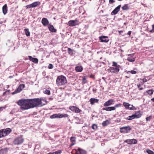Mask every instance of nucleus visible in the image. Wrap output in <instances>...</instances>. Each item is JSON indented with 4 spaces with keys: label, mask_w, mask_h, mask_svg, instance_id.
I'll return each mask as SVG.
<instances>
[{
    "label": "nucleus",
    "mask_w": 154,
    "mask_h": 154,
    "mask_svg": "<svg viewBox=\"0 0 154 154\" xmlns=\"http://www.w3.org/2000/svg\"><path fill=\"white\" fill-rule=\"evenodd\" d=\"M17 103L20 106L21 109L25 110L38 106L41 104L42 101L39 98L21 99L18 101Z\"/></svg>",
    "instance_id": "1"
},
{
    "label": "nucleus",
    "mask_w": 154,
    "mask_h": 154,
    "mask_svg": "<svg viewBox=\"0 0 154 154\" xmlns=\"http://www.w3.org/2000/svg\"><path fill=\"white\" fill-rule=\"evenodd\" d=\"M67 83L66 78L64 76L61 75L57 77L56 80V84L58 86H62L65 85Z\"/></svg>",
    "instance_id": "2"
},
{
    "label": "nucleus",
    "mask_w": 154,
    "mask_h": 154,
    "mask_svg": "<svg viewBox=\"0 0 154 154\" xmlns=\"http://www.w3.org/2000/svg\"><path fill=\"white\" fill-rule=\"evenodd\" d=\"M11 131V129L9 128L1 130L0 131V138L6 136L7 134H9Z\"/></svg>",
    "instance_id": "3"
},
{
    "label": "nucleus",
    "mask_w": 154,
    "mask_h": 154,
    "mask_svg": "<svg viewBox=\"0 0 154 154\" xmlns=\"http://www.w3.org/2000/svg\"><path fill=\"white\" fill-rule=\"evenodd\" d=\"M68 116V115L64 113L60 114H55L51 115L50 117V118L55 119V118H61L63 117H67Z\"/></svg>",
    "instance_id": "4"
},
{
    "label": "nucleus",
    "mask_w": 154,
    "mask_h": 154,
    "mask_svg": "<svg viewBox=\"0 0 154 154\" xmlns=\"http://www.w3.org/2000/svg\"><path fill=\"white\" fill-rule=\"evenodd\" d=\"M131 128L129 126L121 127L120 128V131L121 133H128L131 130Z\"/></svg>",
    "instance_id": "5"
},
{
    "label": "nucleus",
    "mask_w": 154,
    "mask_h": 154,
    "mask_svg": "<svg viewBox=\"0 0 154 154\" xmlns=\"http://www.w3.org/2000/svg\"><path fill=\"white\" fill-rule=\"evenodd\" d=\"M79 23V22L77 20H70L68 22V24L70 26H74L78 25Z\"/></svg>",
    "instance_id": "6"
},
{
    "label": "nucleus",
    "mask_w": 154,
    "mask_h": 154,
    "mask_svg": "<svg viewBox=\"0 0 154 154\" xmlns=\"http://www.w3.org/2000/svg\"><path fill=\"white\" fill-rule=\"evenodd\" d=\"M119 68L117 67H110L107 69L108 72L111 73H117L119 71Z\"/></svg>",
    "instance_id": "7"
},
{
    "label": "nucleus",
    "mask_w": 154,
    "mask_h": 154,
    "mask_svg": "<svg viewBox=\"0 0 154 154\" xmlns=\"http://www.w3.org/2000/svg\"><path fill=\"white\" fill-rule=\"evenodd\" d=\"M69 108L71 111L76 113H79L82 111L78 108L74 106H70Z\"/></svg>",
    "instance_id": "8"
},
{
    "label": "nucleus",
    "mask_w": 154,
    "mask_h": 154,
    "mask_svg": "<svg viewBox=\"0 0 154 154\" xmlns=\"http://www.w3.org/2000/svg\"><path fill=\"white\" fill-rule=\"evenodd\" d=\"M23 141V139L21 137H18L15 139L14 141V143L16 145H19L22 143Z\"/></svg>",
    "instance_id": "9"
},
{
    "label": "nucleus",
    "mask_w": 154,
    "mask_h": 154,
    "mask_svg": "<svg viewBox=\"0 0 154 154\" xmlns=\"http://www.w3.org/2000/svg\"><path fill=\"white\" fill-rule=\"evenodd\" d=\"M76 153L75 154H86V152L85 150L79 148L77 149H75Z\"/></svg>",
    "instance_id": "10"
},
{
    "label": "nucleus",
    "mask_w": 154,
    "mask_h": 154,
    "mask_svg": "<svg viewBox=\"0 0 154 154\" xmlns=\"http://www.w3.org/2000/svg\"><path fill=\"white\" fill-rule=\"evenodd\" d=\"M121 7V5H118L112 11L111 13V14L112 15H114L117 14V13L119 11Z\"/></svg>",
    "instance_id": "11"
},
{
    "label": "nucleus",
    "mask_w": 154,
    "mask_h": 154,
    "mask_svg": "<svg viewBox=\"0 0 154 154\" xmlns=\"http://www.w3.org/2000/svg\"><path fill=\"white\" fill-rule=\"evenodd\" d=\"M99 39L100 42H107L109 40L108 37L105 36L100 37Z\"/></svg>",
    "instance_id": "12"
},
{
    "label": "nucleus",
    "mask_w": 154,
    "mask_h": 154,
    "mask_svg": "<svg viewBox=\"0 0 154 154\" xmlns=\"http://www.w3.org/2000/svg\"><path fill=\"white\" fill-rule=\"evenodd\" d=\"M113 100L112 99H110L106 101L104 104V106H108L113 104Z\"/></svg>",
    "instance_id": "13"
},
{
    "label": "nucleus",
    "mask_w": 154,
    "mask_h": 154,
    "mask_svg": "<svg viewBox=\"0 0 154 154\" xmlns=\"http://www.w3.org/2000/svg\"><path fill=\"white\" fill-rule=\"evenodd\" d=\"M42 23L44 26H46L48 25L49 21L47 18H43L42 19Z\"/></svg>",
    "instance_id": "14"
},
{
    "label": "nucleus",
    "mask_w": 154,
    "mask_h": 154,
    "mask_svg": "<svg viewBox=\"0 0 154 154\" xmlns=\"http://www.w3.org/2000/svg\"><path fill=\"white\" fill-rule=\"evenodd\" d=\"M102 110H106L108 111H111L115 110V107L113 106L109 107L106 108H103L102 109Z\"/></svg>",
    "instance_id": "15"
},
{
    "label": "nucleus",
    "mask_w": 154,
    "mask_h": 154,
    "mask_svg": "<svg viewBox=\"0 0 154 154\" xmlns=\"http://www.w3.org/2000/svg\"><path fill=\"white\" fill-rule=\"evenodd\" d=\"M28 57L30 61L35 63H38V60L37 58H33L32 56H29Z\"/></svg>",
    "instance_id": "16"
},
{
    "label": "nucleus",
    "mask_w": 154,
    "mask_h": 154,
    "mask_svg": "<svg viewBox=\"0 0 154 154\" xmlns=\"http://www.w3.org/2000/svg\"><path fill=\"white\" fill-rule=\"evenodd\" d=\"M3 13L4 14H5L7 12V6L6 4L4 5L2 7Z\"/></svg>",
    "instance_id": "17"
},
{
    "label": "nucleus",
    "mask_w": 154,
    "mask_h": 154,
    "mask_svg": "<svg viewBox=\"0 0 154 154\" xmlns=\"http://www.w3.org/2000/svg\"><path fill=\"white\" fill-rule=\"evenodd\" d=\"M136 118H138L140 117L142 114L140 111H137L134 114Z\"/></svg>",
    "instance_id": "18"
},
{
    "label": "nucleus",
    "mask_w": 154,
    "mask_h": 154,
    "mask_svg": "<svg viewBox=\"0 0 154 154\" xmlns=\"http://www.w3.org/2000/svg\"><path fill=\"white\" fill-rule=\"evenodd\" d=\"M98 101V99L95 98H91L89 101L91 104H93L95 103H97Z\"/></svg>",
    "instance_id": "19"
},
{
    "label": "nucleus",
    "mask_w": 154,
    "mask_h": 154,
    "mask_svg": "<svg viewBox=\"0 0 154 154\" xmlns=\"http://www.w3.org/2000/svg\"><path fill=\"white\" fill-rule=\"evenodd\" d=\"M25 87V85L24 84L20 85L17 88V91L18 92H20Z\"/></svg>",
    "instance_id": "20"
},
{
    "label": "nucleus",
    "mask_w": 154,
    "mask_h": 154,
    "mask_svg": "<svg viewBox=\"0 0 154 154\" xmlns=\"http://www.w3.org/2000/svg\"><path fill=\"white\" fill-rule=\"evenodd\" d=\"M48 28L50 31L55 32L56 31V30L54 28V27L53 25H49L48 26Z\"/></svg>",
    "instance_id": "21"
},
{
    "label": "nucleus",
    "mask_w": 154,
    "mask_h": 154,
    "mask_svg": "<svg viewBox=\"0 0 154 154\" xmlns=\"http://www.w3.org/2000/svg\"><path fill=\"white\" fill-rule=\"evenodd\" d=\"M75 70L76 72H81L83 70V68L82 66H77L75 67Z\"/></svg>",
    "instance_id": "22"
},
{
    "label": "nucleus",
    "mask_w": 154,
    "mask_h": 154,
    "mask_svg": "<svg viewBox=\"0 0 154 154\" xmlns=\"http://www.w3.org/2000/svg\"><path fill=\"white\" fill-rule=\"evenodd\" d=\"M33 8H35L40 5V3L39 2H36L31 4Z\"/></svg>",
    "instance_id": "23"
},
{
    "label": "nucleus",
    "mask_w": 154,
    "mask_h": 154,
    "mask_svg": "<svg viewBox=\"0 0 154 154\" xmlns=\"http://www.w3.org/2000/svg\"><path fill=\"white\" fill-rule=\"evenodd\" d=\"M128 109L132 110H135L136 109L135 107L134 106L132 105L129 104L128 106Z\"/></svg>",
    "instance_id": "24"
},
{
    "label": "nucleus",
    "mask_w": 154,
    "mask_h": 154,
    "mask_svg": "<svg viewBox=\"0 0 154 154\" xmlns=\"http://www.w3.org/2000/svg\"><path fill=\"white\" fill-rule=\"evenodd\" d=\"M135 117L134 114L132 115L131 116H129L127 117L126 119L128 120H131L133 119H135Z\"/></svg>",
    "instance_id": "25"
},
{
    "label": "nucleus",
    "mask_w": 154,
    "mask_h": 154,
    "mask_svg": "<svg viewBox=\"0 0 154 154\" xmlns=\"http://www.w3.org/2000/svg\"><path fill=\"white\" fill-rule=\"evenodd\" d=\"M68 53L70 55H72L73 54L74 51L73 49H71L70 48H68Z\"/></svg>",
    "instance_id": "26"
},
{
    "label": "nucleus",
    "mask_w": 154,
    "mask_h": 154,
    "mask_svg": "<svg viewBox=\"0 0 154 154\" xmlns=\"http://www.w3.org/2000/svg\"><path fill=\"white\" fill-rule=\"evenodd\" d=\"M154 92V90L152 89L149 90L147 91H146V92L145 93V94L147 93V94H145L146 95H147V94L152 95L153 94V92Z\"/></svg>",
    "instance_id": "27"
},
{
    "label": "nucleus",
    "mask_w": 154,
    "mask_h": 154,
    "mask_svg": "<svg viewBox=\"0 0 154 154\" xmlns=\"http://www.w3.org/2000/svg\"><path fill=\"white\" fill-rule=\"evenodd\" d=\"M7 152V149H1L0 150V154H5Z\"/></svg>",
    "instance_id": "28"
},
{
    "label": "nucleus",
    "mask_w": 154,
    "mask_h": 154,
    "mask_svg": "<svg viewBox=\"0 0 154 154\" xmlns=\"http://www.w3.org/2000/svg\"><path fill=\"white\" fill-rule=\"evenodd\" d=\"M109 123V121L106 120L102 122V125L103 126H105L107 125Z\"/></svg>",
    "instance_id": "29"
},
{
    "label": "nucleus",
    "mask_w": 154,
    "mask_h": 154,
    "mask_svg": "<svg viewBox=\"0 0 154 154\" xmlns=\"http://www.w3.org/2000/svg\"><path fill=\"white\" fill-rule=\"evenodd\" d=\"M24 30L25 32L26 35L27 36H29L30 34L29 29H25Z\"/></svg>",
    "instance_id": "30"
},
{
    "label": "nucleus",
    "mask_w": 154,
    "mask_h": 154,
    "mask_svg": "<svg viewBox=\"0 0 154 154\" xmlns=\"http://www.w3.org/2000/svg\"><path fill=\"white\" fill-rule=\"evenodd\" d=\"M131 144H136L137 143V141L135 139H130Z\"/></svg>",
    "instance_id": "31"
},
{
    "label": "nucleus",
    "mask_w": 154,
    "mask_h": 154,
    "mask_svg": "<svg viewBox=\"0 0 154 154\" xmlns=\"http://www.w3.org/2000/svg\"><path fill=\"white\" fill-rule=\"evenodd\" d=\"M123 10H127L129 9V7L128 5H125L122 7Z\"/></svg>",
    "instance_id": "32"
},
{
    "label": "nucleus",
    "mask_w": 154,
    "mask_h": 154,
    "mask_svg": "<svg viewBox=\"0 0 154 154\" xmlns=\"http://www.w3.org/2000/svg\"><path fill=\"white\" fill-rule=\"evenodd\" d=\"M112 66H115V67H117L118 68H120V66L119 65H118L117 63L115 62H113L112 63Z\"/></svg>",
    "instance_id": "33"
},
{
    "label": "nucleus",
    "mask_w": 154,
    "mask_h": 154,
    "mask_svg": "<svg viewBox=\"0 0 154 154\" xmlns=\"http://www.w3.org/2000/svg\"><path fill=\"white\" fill-rule=\"evenodd\" d=\"M127 60L130 62H133L134 61L135 59L134 58L131 57H128L127 58Z\"/></svg>",
    "instance_id": "34"
},
{
    "label": "nucleus",
    "mask_w": 154,
    "mask_h": 154,
    "mask_svg": "<svg viewBox=\"0 0 154 154\" xmlns=\"http://www.w3.org/2000/svg\"><path fill=\"white\" fill-rule=\"evenodd\" d=\"M87 82V80L86 77L85 76L83 77L82 79V83L83 84H85Z\"/></svg>",
    "instance_id": "35"
},
{
    "label": "nucleus",
    "mask_w": 154,
    "mask_h": 154,
    "mask_svg": "<svg viewBox=\"0 0 154 154\" xmlns=\"http://www.w3.org/2000/svg\"><path fill=\"white\" fill-rule=\"evenodd\" d=\"M61 153V151L60 150L52 152L53 154H60Z\"/></svg>",
    "instance_id": "36"
},
{
    "label": "nucleus",
    "mask_w": 154,
    "mask_h": 154,
    "mask_svg": "<svg viewBox=\"0 0 154 154\" xmlns=\"http://www.w3.org/2000/svg\"><path fill=\"white\" fill-rule=\"evenodd\" d=\"M45 94H47L49 95L50 94V92L49 90L47 89L45 90L44 91Z\"/></svg>",
    "instance_id": "37"
},
{
    "label": "nucleus",
    "mask_w": 154,
    "mask_h": 154,
    "mask_svg": "<svg viewBox=\"0 0 154 154\" xmlns=\"http://www.w3.org/2000/svg\"><path fill=\"white\" fill-rule=\"evenodd\" d=\"M146 151L148 154H154V152L149 149H147Z\"/></svg>",
    "instance_id": "38"
},
{
    "label": "nucleus",
    "mask_w": 154,
    "mask_h": 154,
    "mask_svg": "<svg viewBox=\"0 0 154 154\" xmlns=\"http://www.w3.org/2000/svg\"><path fill=\"white\" fill-rule=\"evenodd\" d=\"M75 137H72L70 138V140L72 142H75Z\"/></svg>",
    "instance_id": "39"
},
{
    "label": "nucleus",
    "mask_w": 154,
    "mask_h": 154,
    "mask_svg": "<svg viewBox=\"0 0 154 154\" xmlns=\"http://www.w3.org/2000/svg\"><path fill=\"white\" fill-rule=\"evenodd\" d=\"M123 105L127 109L128 107V105H129V104H128V103H127L125 102H124L123 103Z\"/></svg>",
    "instance_id": "40"
},
{
    "label": "nucleus",
    "mask_w": 154,
    "mask_h": 154,
    "mask_svg": "<svg viewBox=\"0 0 154 154\" xmlns=\"http://www.w3.org/2000/svg\"><path fill=\"white\" fill-rule=\"evenodd\" d=\"M131 73L132 74H135L137 72L134 70L129 71H128V73Z\"/></svg>",
    "instance_id": "41"
},
{
    "label": "nucleus",
    "mask_w": 154,
    "mask_h": 154,
    "mask_svg": "<svg viewBox=\"0 0 154 154\" xmlns=\"http://www.w3.org/2000/svg\"><path fill=\"white\" fill-rule=\"evenodd\" d=\"M26 7L27 9H29L33 8L32 4H30V5H26Z\"/></svg>",
    "instance_id": "42"
},
{
    "label": "nucleus",
    "mask_w": 154,
    "mask_h": 154,
    "mask_svg": "<svg viewBox=\"0 0 154 154\" xmlns=\"http://www.w3.org/2000/svg\"><path fill=\"white\" fill-rule=\"evenodd\" d=\"M122 104L120 103L116 104L115 105L114 107H115V108L116 109V108H117L120 106H121Z\"/></svg>",
    "instance_id": "43"
},
{
    "label": "nucleus",
    "mask_w": 154,
    "mask_h": 154,
    "mask_svg": "<svg viewBox=\"0 0 154 154\" xmlns=\"http://www.w3.org/2000/svg\"><path fill=\"white\" fill-rule=\"evenodd\" d=\"M53 65L51 64H50L48 66V68L49 69H52L53 68Z\"/></svg>",
    "instance_id": "44"
},
{
    "label": "nucleus",
    "mask_w": 154,
    "mask_h": 154,
    "mask_svg": "<svg viewBox=\"0 0 154 154\" xmlns=\"http://www.w3.org/2000/svg\"><path fill=\"white\" fill-rule=\"evenodd\" d=\"M97 125L95 124H93L92 126V128L94 129H95L97 128Z\"/></svg>",
    "instance_id": "45"
},
{
    "label": "nucleus",
    "mask_w": 154,
    "mask_h": 154,
    "mask_svg": "<svg viewBox=\"0 0 154 154\" xmlns=\"http://www.w3.org/2000/svg\"><path fill=\"white\" fill-rule=\"evenodd\" d=\"M149 32L152 33L154 32V24L152 25V29L150 30Z\"/></svg>",
    "instance_id": "46"
},
{
    "label": "nucleus",
    "mask_w": 154,
    "mask_h": 154,
    "mask_svg": "<svg viewBox=\"0 0 154 154\" xmlns=\"http://www.w3.org/2000/svg\"><path fill=\"white\" fill-rule=\"evenodd\" d=\"M151 116H150L149 117H146V121H149L151 119Z\"/></svg>",
    "instance_id": "47"
},
{
    "label": "nucleus",
    "mask_w": 154,
    "mask_h": 154,
    "mask_svg": "<svg viewBox=\"0 0 154 154\" xmlns=\"http://www.w3.org/2000/svg\"><path fill=\"white\" fill-rule=\"evenodd\" d=\"M137 87L139 88L140 90H142L143 89V88L141 87V86L140 84L137 85Z\"/></svg>",
    "instance_id": "48"
},
{
    "label": "nucleus",
    "mask_w": 154,
    "mask_h": 154,
    "mask_svg": "<svg viewBox=\"0 0 154 154\" xmlns=\"http://www.w3.org/2000/svg\"><path fill=\"white\" fill-rule=\"evenodd\" d=\"M20 92H18V91H17V90H15L12 93V94H15L18 93H19Z\"/></svg>",
    "instance_id": "49"
},
{
    "label": "nucleus",
    "mask_w": 154,
    "mask_h": 154,
    "mask_svg": "<svg viewBox=\"0 0 154 154\" xmlns=\"http://www.w3.org/2000/svg\"><path fill=\"white\" fill-rule=\"evenodd\" d=\"M131 140L130 139H128L126 140L125 142L128 143V144H131Z\"/></svg>",
    "instance_id": "50"
},
{
    "label": "nucleus",
    "mask_w": 154,
    "mask_h": 154,
    "mask_svg": "<svg viewBox=\"0 0 154 154\" xmlns=\"http://www.w3.org/2000/svg\"><path fill=\"white\" fill-rule=\"evenodd\" d=\"M109 3L111 4L115 2L114 0H109Z\"/></svg>",
    "instance_id": "51"
},
{
    "label": "nucleus",
    "mask_w": 154,
    "mask_h": 154,
    "mask_svg": "<svg viewBox=\"0 0 154 154\" xmlns=\"http://www.w3.org/2000/svg\"><path fill=\"white\" fill-rule=\"evenodd\" d=\"M142 81L143 82H146L147 81V80L145 78L143 79H142Z\"/></svg>",
    "instance_id": "52"
},
{
    "label": "nucleus",
    "mask_w": 154,
    "mask_h": 154,
    "mask_svg": "<svg viewBox=\"0 0 154 154\" xmlns=\"http://www.w3.org/2000/svg\"><path fill=\"white\" fill-rule=\"evenodd\" d=\"M75 144V143L72 142V143L71 144L70 146H73V145H74Z\"/></svg>",
    "instance_id": "53"
},
{
    "label": "nucleus",
    "mask_w": 154,
    "mask_h": 154,
    "mask_svg": "<svg viewBox=\"0 0 154 154\" xmlns=\"http://www.w3.org/2000/svg\"><path fill=\"white\" fill-rule=\"evenodd\" d=\"M5 108L4 107H0V110H2L3 109Z\"/></svg>",
    "instance_id": "54"
},
{
    "label": "nucleus",
    "mask_w": 154,
    "mask_h": 154,
    "mask_svg": "<svg viewBox=\"0 0 154 154\" xmlns=\"http://www.w3.org/2000/svg\"><path fill=\"white\" fill-rule=\"evenodd\" d=\"M131 31H129L128 32V34L129 35H130L131 34Z\"/></svg>",
    "instance_id": "55"
},
{
    "label": "nucleus",
    "mask_w": 154,
    "mask_h": 154,
    "mask_svg": "<svg viewBox=\"0 0 154 154\" xmlns=\"http://www.w3.org/2000/svg\"><path fill=\"white\" fill-rule=\"evenodd\" d=\"M151 100L153 102H154V98L151 99Z\"/></svg>",
    "instance_id": "56"
},
{
    "label": "nucleus",
    "mask_w": 154,
    "mask_h": 154,
    "mask_svg": "<svg viewBox=\"0 0 154 154\" xmlns=\"http://www.w3.org/2000/svg\"><path fill=\"white\" fill-rule=\"evenodd\" d=\"M5 93V92H4L3 93V95H4Z\"/></svg>",
    "instance_id": "57"
},
{
    "label": "nucleus",
    "mask_w": 154,
    "mask_h": 154,
    "mask_svg": "<svg viewBox=\"0 0 154 154\" xmlns=\"http://www.w3.org/2000/svg\"><path fill=\"white\" fill-rule=\"evenodd\" d=\"M2 23V22H1L0 24H1Z\"/></svg>",
    "instance_id": "58"
},
{
    "label": "nucleus",
    "mask_w": 154,
    "mask_h": 154,
    "mask_svg": "<svg viewBox=\"0 0 154 154\" xmlns=\"http://www.w3.org/2000/svg\"><path fill=\"white\" fill-rule=\"evenodd\" d=\"M2 23V22H1L0 24H1Z\"/></svg>",
    "instance_id": "59"
},
{
    "label": "nucleus",
    "mask_w": 154,
    "mask_h": 154,
    "mask_svg": "<svg viewBox=\"0 0 154 154\" xmlns=\"http://www.w3.org/2000/svg\"><path fill=\"white\" fill-rule=\"evenodd\" d=\"M23 0V1H25V0Z\"/></svg>",
    "instance_id": "60"
}]
</instances>
